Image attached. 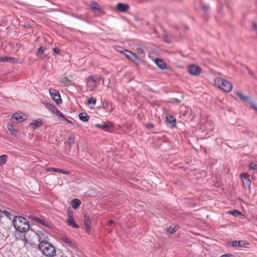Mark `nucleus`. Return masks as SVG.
<instances>
[{"label":"nucleus","instance_id":"nucleus-19","mask_svg":"<svg viewBox=\"0 0 257 257\" xmlns=\"http://www.w3.org/2000/svg\"><path fill=\"white\" fill-rule=\"evenodd\" d=\"M235 93L238 97L244 101H248L249 100V97L244 95L241 92L237 91L235 92Z\"/></svg>","mask_w":257,"mask_h":257},{"label":"nucleus","instance_id":"nucleus-25","mask_svg":"<svg viewBox=\"0 0 257 257\" xmlns=\"http://www.w3.org/2000/svg\"><path fill=\"white\" fill-rule=\"evenodd\" d=\"M228 213L232 215L234 217H238L242 214L240 211L235 209L228 211Z\"/></svg>","mask_w":257,"mask_h":257},{"label":"nucleus","instance_id":"nucleus-44","mask_svg":"<svg viewBox=\"0 0 257 257\" xmlns=\"http://www.w3.org/2000/svg\"><path fill=\"white\" fill-rule=\"evenodd\" d=\"M85 230L87 233H89L90 232V225L85 226Z\"/></svg>","mask_w":257,"mask_h":257},{"label":"nucleus","instance_id":"nucleus-20","mask_svg":"<svg viewBox=\"0 0 257 257\" xmlns=\"http://www.w3.org/2000/svg\"><path fill=\"white\" fill-rule=\"evenodd\" d=\"M60 83L64 86H68L71 84V80L68 77H64L60 80Z\"/></svg>","mask_w":257,"mask_h":257},{"label":"nucleus","instance_id":"nucleus-31","mask_svg":"<svg viewBox=\"0 0 257 257\" xmlns=\"http://www.w3.org/2000/svg\"><path fill=\"white\" fill-rule=\"evenodd\" d=\"M7 61L10 62L13 64L20 63V61H19L18 59H16V58L12 57H8Z\"/></svg>","mask_w":257,"mask_h":257},{"label":"nucleus","instance_id":"nucleus-11","mask_svg":"<svg viewBox=\"0 0 257 257\" xmlns=\"http://www.w3.org/2000/svg\"><path fill=\"white\" fill-rule=\"evenodd\" d=\"M155 62L156 64L157 65L158 67H159L161 69H165L167 68L166 64L161 59H156L155 60Z\"/></svg>","mask_w":257,"mask_h":257},{"label":"nucleus","instance_id":"nucleus-50","mask_svg":"<svg viewBox=\"0 0 257 257\" xmlns=\"http://www.w3.org/2000/svg\"><path fill=\"white\" fill-rule=\"evenodd\" d=\"M221 257H232V256L231 255H229L228 254H226L222 255V256H221Z\"/></svg>","mask_w":257,"mask_h":257},{"label":"nucleus","instance_id":"nucleus-30","mask_svg":"<svg viewBox=\"0 0 257 257\" xmlns=\"http://www.w3.org/2000/svg\"><path fill=\"white\" fill-rule=\"evenodd\" d=\"M7 161V156L6 155H2L0 156V165H3L6 163Z\"/></svg>","mask_w":257,"mask_h":257},{"label":"nucleus","instance_id":"nucleus-40","mask_svg":"<svg viewBox=\"0 0 257 257\" xmlns=\"http://www.w3.org/2000/svg\"><path fill=\"white\" fill-rule=\"evenodd\" d=\"M53 51L55 54H58L60 52V50L59 48H55L53 49Z\"/></svg>","mask_w":257,"mask_h":257},{"label":"nucleus","instance_id":"nucleus-42","mask_svg":"<svg viewBox=\"0 0 257 257\" xmlns=\"http://www.w3.org/2000/svg\"><path fill=\"white\" fill-rule=\"evenodd\" d=\"M8 57H1L0 62H6L8 61Z\"/></svg>","mask_w":257,"mask_h":257},{"label":"nucleus","instance_id":"nucleus-52","mask_svg":"<svg viewBox=\"0 0 257 257\" xmlns=\"http://www.w3.org/2000/svg\"><path fill=\"white\" fill-rule=\"evenodd\" d=\"M118 48H119V49H117V51H118V52H120V51H122V50L124 49H122V48H121V47H119Z\"/></svg>","mask_w":257,"mask_h":257},{"label":"nucleus","instance_id":"nucleus-7","mask_svg":"<svg viewBox=\"0 0 257 257\" xmlns=\"http://www.w3.org/2000/svg\"><path fill=\"white\" fill-rule=\"evenodd\" d=\"M29 218L33 219L34 220L37 221V222H38V223L42 224L43 225H44L48 228H50L51 226V223H50V222H49L48 221H46V220H45L43 218L35 217L32 215H30L29 216Z\"/></svg>","mask_w":257,"mask_h":257},{"label":"nucleus","instance_id":"nucleus-6","mask_svg":"<svg viewBox=\"0 0 257 257\" xmlns=\"http://www.w3.org/2000/svg\"><path fill=\"white\" fill-rule=\"evenodd\" d=\"M120 53L124 54L127 59L132 61H135L139 59L138 57L136 54L126 49L120 51Z\"/></svg>","mask_w":257,"mask_h":257},{"label":"nucleus","instance_id":"nucleus-28","mask_svg":"<svg viewBox=\"0 0 257 257\" xmlns=\"http://www.w3.org/2000/svg\"><path fill=\"white\" fill-rule=\"evenodd\" d=\"M84 224L85 226L91 225V220L89 216L85 215L84 217Z\"/></svg>","mask_w":257,"mask_h":257},{"label":"nucleus","instance_id":"nucleus-39","mask_svg":"<svg viewBox=\"0 0 257 257\" xmlns=\"http://www.w3.org/2000/svg\"><path fill=\"white\" fill-rule=\"evenodd\" d=\"M252 29L257 33V24L255 22H252Z\"/></svg>","mask_w":257,"mask_h":257},{"label":"nucleus","instance_id":"nucleus-22","mask_svg":"<svg viewBox=\"0 0 257 257\" xmlns=\"http://www.w3.org/2000/svg\"><path fill=\"white\" fill-rule=\"evenodd\" d=\"M230 244L232 246H242L244 244V243L241 240H234L231 241Z\"/></svg>","mask_w":257,"mask_h":257},{"label":"nucleus","instance_id":"nucleus-33","mask_svg":"<svg viewBox=\"0 0 257 257\" xmlns=\"http://www.w3.org/2000/svg\"><path fill=\"white\" fill-rule=\"evenodd\" d=\"M9 130L11 132L12 134L15 135L17 134V131L15 128H14L12 125H10L8 126Z\"/></svg>","mask_w":257,"mask_h":257},{"label":"nucleus","instance_id":"nucleus-34","mask_svg":"<svg viewBox=\"0 0 257 257\" xmlns=\"http://www.w3.org/2000/svg\"><path fill=\"white\" fill-rule=\"evenodd\" d=\"M90 79L93 82H96L98 79V76L97 75H92L90 76Z\"/></svg>","mask_w":257,"mask_h":257},{"label":"nucleus","instance_id":"nucleus-3","mask_svg":"<svg viewBox=\"0 0 257 257\" xmlns=\"http://www.w3.org/2000/svg\"><path fill=\"white\" fill-rule=\"evenodd\" d=\"M215 85L223 91L229 92L233 88L232 84L229 81L220 78H217L214 80Z\"/></svg>","mask_w":257,"mask_h":257},{"label":"nucleus","instance_id":"nucleus-15","mask_svg":"<svg viewBox=\"0 0 257 257\" xmlns=\"http://www.w3.org/2000/svg\"><path fill=\"white\" fill-rule=\"evenodd\" d=\"M12 119L13 120H15L17 122H23L25 120V118H24L22 116L19 114L18 113H15L12 117Z\"/></svg>","mask_w":257,"mask_h":257},{"label":"nucleus","instance_id":"nucleus-46","mask_svg":"<svg viewBox=\"0 0 257 257\" xmlns=\"http://www.w3.org/2000/svg\"><path fill=\"white\" fill-rule=\"evenodd\" d=\"M59 110L56 108L55 107L54 109H53L52 111V113L56 115V113H57V112H58Z\"/></svg>","mask_w":257,"mask_h":257},{"label":"nucleus","instance_id":"nucleus-14","mask_svg":"<svg viewBox=\"0 0 257 257\" xmlns=\"http://www.w3.org/2000/svg\"><path fill=\"white\" fill-rule=\"evenodd\" d=\"M90 7L94 12H97L99 13H101V9L98 4L94 2H91L90 3Z\"/></svg>","mask_w":257,"mask_h":257},{"label":"nucleus","instance_id":"nucleus-53","mask_svg":"<svg viewBox=\"0 0 257 257\" xmlns=\"http://www.w3.org/2000/svg\"><path fill=\"white\" fill-rule=\"evenodd\" d=\"M248 73L252 76H253V73L250 70H248Z\"/></svg>","mask_w":257,"mask_h":257},{"label":"nucleus","instance_id":"nucleus-47","mask_svg":"<svg viewBox=\"0 0 257 257\" xmlns=\"http://www.w3.org/2000/svg\"><path fill=\"white\" fill-rule=\"evenodd\" d=\"M113 223H114V221L112 220H110L107 222V224L108 226H110L112 224H113Z\"/></svg>","mask_w":257,"mask_h":257},{"label":"nucleus","instance_id":"nucleus-35","mask_svg":"<svg viewBox=\"0 0 257 257\" xmlns=\"http://www.w3.org/2000/svg\"><path fill=\"white\" fill-rule=\"evenodd\" d=\"M249 104L251 107L257 111V104L251 101L249 102Z\"/></svg>","mask_w":257,"mask_h":257},{"label":"nucleus","instance_id":"nucleus-1","mask_svg":"<svg viewBox=\"0 0 257 257\" xmlns=\"http://www.w3.org/2000/svg\"><path fill=\"white\" fill-rule=\"evenodd\" d=\"M39 237V248L41 252L45 255L49 257H53L56 254L55 247L50 243L47 241L43 240L42 236L43 233L39 232L38 233ZM44 239L45 238H43Z\"/></svg>","mask_w":257,"mask_h":257},{"label":"nucleus","instance_id":"nucleus-21","mask_svg":"<svg viewBox=\"0 0 257 257\" xmlns=\"http://www.w3.org/2000/svg\"><path fill=\"white\" fill-rule=\"evenodd\" d=\"M81 204L80 201L78 199H74L71 202V206L76 209Z\"/></svg>","mask_w":257,"mask_h":257},{"label":"nucleus","instance_id":"nucleus-41","mask_svg":"<svg viewBox=\"0 0 257 257\" xmlns=\"http://www.w3.org/2000/svg\"><path fill=\"white\" fill-rule=\"evenodd\" d=\"M171 102L172 103H180L181 101H180V100H179L177 98H172V100H171Z\"/></svg>","mask_w":257,"mask_h":257},{"label":"nucleus","instance_id":"nucleus-18","mask_svg":"<svg viewBox=\"0 0 257 257\" xmlns=\"http://www.w3.org/2000/svg\"><path fill=\"white\" fill-rule=\"evenodd\" d=\"M79 117L83 122L88 121L89 119V115L85 112H81L79 114Z\"/></svg>","mask_w":257,"mask_h":257},{"label":"nucleus","instance_id":"nucleus-29","mask_svg":"<svg viewBox=\"0 0 257 257\" xmlns=\"http://www.w3.org/2000/svg\"><path fill=\"white\" fill-rule=\"evenodd\" d=\"M46 50V48L43 47H39L37 50V52L36 53V55L39 56L42 55L45 51Z\"/></svg>","mask_w":257,"mask_h":257},{"label":"nucleus","instance_id":"nucleus-49","mask_svg":"<svg viewBox=\"0 0 257 257\" xmlns=\"http://www.w3.org/2000/svg\"><path fill=\"white\" fill-rule=\"evenodd\" d=\"M63 120H64L66 122H68L69 123H71V124L72 123V121L71 120L68 119L67 118H66L65 117V118Z\"/></svg>","mask_w":257,"mask_h":257},{"label":"nucleus","instance_id":"nucleus-2","mask_svg":"<svg viewBox=\"0 0 257 257\" xmlns=\"http://www.w3.org/2000/svg\"><path fill=\"white\" fill-rule=\"evenodd\" d=\"M13 224L15 229L21 233L27 232L30 228L29 222L27 219L21 216L14 217Z\"/></svg>","mask_w":257,"mask_h":257},{"label":"nucleus","instance_id":"nucleus-36","mask_svg":"<svg viewBox=\"0 0 257 257\" xmlns=\"http://www.w3.org/2000/svg\"><path fill=\"white\" fill-rule=\"evenodd\" d=\"M58 117H59V118H61L62 119H64L65 118V116L60 111H59L58 112H57V113H56V115Z\"/></svg>","mask_w":257,"mask_h":257},{"label":"nucleus","instance_id":"nucleus-37","mask_svg":"<svg viewBox=\"0 0 257 257\" xmlns=\"http://www.w3.org/2000/svg\"><path fill=\"white\" fill-rule=\"evenodd\" d=\"M58 117H59V118H61L62 119H64L65 118V116L60 111H59L58 112H57V113H56V115Z\"/></svg>","mask_w":257,"mask_h":257},{"label":"nucleus","instance_id":"nucleus-23","mask_svg":"<svg viewBox=\"0 0 257 257\" xmlns=\"http://www.w3.org/2000/svg\"><path fill=\"white\" fill-rule=\"evenodd\" d=\"M42 103L45 105V106L51 112H52V111L56 107L54 105L46 101H43Z\"/></svg>","mask_w":257,"mask_h":257},{"label":"nucleus","instance_id":"nucleus-45","mask_svg":"<svg viewBox=\"0 0 257 257\" xmlns=\"http://www.w3.org/2000/svg\"><path fill=\"white\" fill-rule=\"evenodd\" d=\"M59 110L56 108L55 107L54 109H53L52 111V113L56 115V113H57V112H58Z\"/></svg>","mask_w":257,"mask_h":257},{"label":"nucleus","instance_id":"nucleus-38","mask_svg":"<svg viewBox=\"0 0 257 257\" xmlns=\"http://www.w3.org/2000/svg\"><path fill=\"white\" fill-rule=\"evenodd\" d=\"M256 167H257L256 165L253 163H250V164L249 165V168L250 169L255 170L256 169Z\"/></svg>","mask_w":257,"mask_h":257},{"label":"nucleus","instance_id":"nucleus-27","mask_svg":"<svg viewBox=\"0 0 257 257\" xmlns=\"http://www.w3.org/2000/svg\"><path fill=\"white\" fill-rule=\"evenodd\" d=\"M75 141V136L73 135H70L67 140V143L69 145L71 146L74 144Z\"/></svg>","mask_w":257,"mask_h":257},{"label":"nucleus","instance_id":"nucleus-9","mask_svg":"<svg viewBox=\"0 0 257 257\" xmlns=\"http://www.w3.org/2000/svg\"><path fill=\"white\" fill-rule=\"evenodd\" d=\"M116 9L119 12H125L128 10L129 6L126 4L118 3L116 5Z\"/></svg>","mask_w":257,"mask_h":257},{"label":"nucleus","instance_id":"nucleus-51","mask_svg":"<svg viewBox=\"0 0 257 257\" xmlns=\"http://www.w3.org/2000/svg\"><path fill=\"white\" fill-rule=\"evenodd\" d=\"M209 8L208 7H203V9L205 11H207L209 10Z\"/></svg>","mask_w":257,"mask_h":257},{"label":"nucleus","instance_id":"nucleus-10","mask_svg":"<svg viewBox=\"0 0 257 257\" xmlns=\"http://www.w3.org/2000/svg\"><path fill=\"white\" fill-rule=\"evenodd\" d=\"M47 171L48 172H58L61 173L62 174H67L69 175L70 174V172L68 171H65L61 169L56 168H48L46 169Z\"/></svg>","mask_w":257,"mask_h":257},{"label":"nucleus","instance_id":"nucleus-4","mask_svg":"<svg viewBox=\"0 0 257 257\" xmlns=\"http://www.w3.org/2000/svg\"><path fill=\"white\" fill-rule=\"evenodd\" d=\"M189 72L193 75L198 76L202 71L201 68L196 65H191L188 67Z\"/></svg>","mask_w":257,"mask_h":257},{"label":"nucleus","instance_id":"nucleus-12","mask_svg":"<svg viewBox=\"0 0 257 257\" xmlns=\"http://www.w3.org/2000/svg\"><path fill=\"white\" fill-rule=\"evenodd\" d=\"M43 122L41 119H37L29 124V126L33 130H35L37 127L40 126Z\"/></svg>","mask_w":257,"mask_h":257},{"label":"nucleus","instance_id":"nucleus-24","mask_svg":"<svg viewBox=\"0 0 257 257\" xmlns=\"http://www.w3.org/2000/svg\"><path fill=\"white\" fill-rule=\"evenodd\" d=\"M95 126L96 127H97L98 128L102 129V130H107L111 127V125H108V124H107L105 123H104L103 124L97 123V124H95Z\"/></svg>","mask_w":257,"mask_h":257},{"label":"nucleus","instance_id":"nucleus-26","mask_svg":"<svg viewBox=\"0 0 257 257\" xmlns=\"http://www.w3.org/2000/svg\"><path fill=\"white\" fill-rule=\"evenodd\" d=\"M178 229V227L176 225H172L169 227V228L168 229V231L170 233H173L175 231H176Z\"/></svg>","mask_w":257,"mask_h":257},{"label":"nucleus","instance_id":"nucleus-43","mask_svg":"<svg viewBox=\"0 0 257 257\" xmlns=\"http://www.w3.org/2000/svg\"><path fill=\"white\" fill-rule=\"evenodd\" d=\"M137 52L139 53H141V54H144V51L141 48H137Z\"/></svg>","mask_w":257,"mask_h":257},{"label":"nucleus","instance_id":"nucleus-13","mask_svg":"<svg viewBox=\"0 0 257 257\" xmlns=\"http://www.w3.org/2000/svg\"><path fill=\"white\" fill-rule=\"evenodd\" d=\"M166 121L172 124V127H174L176 126V119L171 115H166Z\"/></svg>","mask_w":257,"mask_h":257},{"label":"nucleus","instance_id":"nucleus-5","mask_svg":"<svg viewBox=\"0 0 257 257\" xmlns=\"http://www.w3.org/2000/svg\"><path fill=\"white\" fill-rule=\"evenodd\" d=\"M49 93L52 99L57 104H59L62 102V99L58 91L53 89H50Z\"/></svg>","mask_w":257,"mask_h":257},{"label":"nucleus","instance_id":"nucleus-17","mask_svg":"<svg viewBox=\"0 0 257 257\" xmlns=\"http://www.w3.org/2000/svg\"><path fill=\"white\" fill-rule=\"evenodd\" d=\"M249 175L247 173H242L241 175V177L243 180V183L244 185L246 183V184H250V180L249 179Z\"/></svg>","mask_w":257,"mask_h":257},{"label":"nucleus","instance_id":"nucleus-48","mask_svg":"<svg viewBox=\"0 0 257 257\" xmlns=\"http://www.w3.org/2000/svg\"><path fill=\"white\" fill-rule=\"evenodd\" d=\"M154 127V125L152 123H149L147 125V127L149 128V129H151L153 127Z\"/></svg>","mask_w":257,"mask_h":257},{"label":"nucleus","instance_id":"nucleus-32","mask_svg":"<svg viewBox=\"0 0 257 257\" xmlns=\"http://www.w3.org/2000/svg\"><path fill=\"white\" fill-rule=\"evenodd\" d=\"M87 102L88 104H92L93 105H95L96 102V99L94 97H91L88 99Z\"/></svg>","mask_w":257,"mask_h":257},{"label":"nucleus","instance_id":"nucleus-16","mask_svg":"<svg viewBox=\"0 0 257 257\" xmlns=\"http://www.w3.org/2000/svg\"><path fill=\"white\" fill-rule=\"evenodd\" d=\"M61 240L63 242L65 243L71 247L74 246V243L71 240V239L66 236H63L61 237Z\"/></svg>","mask_w":257,"mask_h":257},{"label":"nucleus","instance_id":"nucleus-8","mask_svg":"<svg viewBox=\"0 0 257 257\" xmlns=\"http://www.w3.org/2000/svg\"><path fill=\"white\" fill-rule=\"evenodd\" d=\"M67 222L69 226H71L73 228H79V225L75 222L73 216L70 213L67 215Z\"/></svg>","mask_w":257,"mask_h":257}]
</instances>
